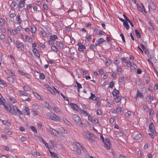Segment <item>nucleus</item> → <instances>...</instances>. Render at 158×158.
Here are the masks:
<instances>
[{"label": "nucleus", "mask_w": 158, "mask_h": 158, "mask_svg": "<svg viewBox=\"0 0 158 158\" xmlns=\"http://www.w3.org/2000/svg\"><path fill=\"white\" fill-rule=\"evenodd\" d=\"M7 79L8 81L11 82H14L15 80L11 77H14L16 76L15 74L11 71L10 69H6L4 70Z\"/></svg>", "instance_id": "1"}, {"label": "nucleus", "mask_w": 158, "mask_h": 158, "mask_svg": "<svg viewBox=\"0 0 158 158\" xmlns=\"http://www.w3.org/2000/svg\"><path fill=\"white\" fill-rule=\"evenodd\" d=\"M72 118L75 122L80 127H82L83 124L82 123L80 118L77 115L73 114L72 116Z\"/></svg>", "instance_id": "2"}, {"label": "nucleus", "mask_w": 158, "mask_h": 158, "mask_svg": "<svg viewBox=\"0 0 158 158\" xmlns=\"http://www.w3.org/2000/svg\"><path fill=\"white\" fill-rule=\"evenodd\" d=\"M50 119L55 122H59L60 121V118L55 113H52L49 116Z\"/></svg>", "instance_id": "3"}, {"label": "nucleus", "mask_w": 158, "mask_h": 158, "mask_svg": "<svg viewBox=\"0 0 158 158\" xmlns=\"http://www.w3.org/2000/svg\"><path fill=\"white\" fill-rule=\"evenodd\" d=\"M16 47L17 48L22 51H23L24 49L23 43L19 41H17L16 42Z\"/></svg>", "instance_id": "4"}, {"label": "nucleus", "mask_w": 158, "mask_h": 158, "mask_svg": "<svg viewBox=\"0 0 158 158\" xmlns=\"http://www.w3.org/2000/svg\"><path fill=\"white\" fill-rule=\"evenodd\" d=\"M104 143V147L107 150L110 149L111 144L109 139L108 138H105Z\"/></svg>", "instance_id": "5"}, {"label": "nucleus", "mask_w": 158, "mask_h": 158, "mask_svg": "<svg viewBox=\"0 0 158 158\" xmlns=\"http://www.w3.org/2000/svg\"><path fill=\"white\" fill-rule=\"evenodd\" d=\"M74 145L76 146L77 148L76 151L78 155H80L81 153V150H83L84 149L83 147L82 146L80 143L78 142H75L74 143Z\"/></svg>", "instance_id": "6"}, {"label": "nucleus", "mask_w": 158, "mask_h": 158, "mask_svg": "<svg viewBox=\"0 0 158 158\" xmlns=\"http://www.w3.org/2000/svg\"><path fill=\"white\" fill-rule=\"evenodd\" d=\"M47 131L50 132L52 135L57 136L59 134V132L56 130L52 129L51 127H49L47 129Z\"/></svg>", "instance_id": "7"}, {"label": "nucleus", "mask_w": 158, "mask_h": 158, "mask_svg": "<svg viewBox=\"0 0 158 158\" xmlns=\"http://www.w3.org/2000/svg\"><path fill=\"white\" fill-rule=\"evenodd\" d=\"M8 101L11 104L16 103L17 102V98L16 96L14 97H10L8 99Z\"/></svg>", "instance_id": "8"}, {"label": "nucleus", "mask_w": 158, "mask_h": 158, "mask_svg": "<svg viewBox=\"0 0 158 158\" xmlns=\"http://www.w3.org/2000/svg\"><path fill=\"white\" fill-rule=\"evenodd\" d=\"M149 129L150 131L154 135H155L156 134V132L155 129L154 125L153 123H151L149 124Z\"/></svg>", "instance_id": "9"}, {"label": "nucleus", "mask_w": 158, "mask_h": 158, "mask_svg": "<svg viewBox=\"0 0 158 158\" xmlns=\"http://www.w3.org/2000/svg\"><path fill=\"white\" fill-rule=\"evenodd\" d=\"M148 11H150V10H151V9H152L153 10H155L156 9V7L155 5L151 1H148Z\"/></svg>", "instance_id": "10"}, {"label": "nucleus", "mask_w": 158, "mask_h": 158, "mask_svg": "<svg viewBox=\"0 0 158 158\" xmlns=\"http://www.w3.org/2000/svg\"><path fill=\"white\" fill-rule=\"evenodd\" d=\"M70 105L71 107L74 110L77 111H79V108L78 105L76 104L71 103Z\"/></svg>", "instance_id": "11"}, {"label": "nucleus", "mask_w": 158, "mask_h": 158, "mask_svg": "<svg viewBox=\"0 0 158 158\" xmlns=\"http://www.w3.org/2000/svg\"><path fill=\"white\" fill-rule=\"evenodd\" d=\"M23 111L24 113L27 115H29L30 114L29 109L27 106H25L23 107Z\"/></svg>", "instance_id": "12"}, {"label": "nucleus", "mask_w": 158, "mask_h": 158, "mask_svg": "<svg viewBox=\"0 0 158 158\" xmlns=\"http://www.w3.org/2000/svg\"><path fill=\"white\" fill-rule=\"evenodd\" d=\"M52 158H59L58 155L55 152H51L50 150L49 151Z\"/></svg>", "instance_id": "13"}, {"label": "nucleus", "mask_w": 158, "mask_h": 158, "mask_svg": "<svg viewBox=\"0 0 158 158\" xmlns=\"http://www.w3.org/2000/svg\"><path fill=\"white\" fill-rule=\"evenodd\" d=\"M32 51L34 54L35 56L38 57V58H40V55L37 49L35 48H33L32 50Z\"/></svg>", "instance_id": "14"}, {"label": "nucleus", "mask_w": 158, "mask_h": 158, "mask_svg": "<svg viewBox=\"0 0 158 158\" xmlns=\"http://www.w3.org/2000/svg\"><path fill=\"white\" fill-rule=\"evenodd\" d=\"M17 94L20 97L27 96V93L23 91L19 90L17 92Z\"/></svg>", "instance_id": "15"}, {"label": "nucleus", "mask_w": 158, "mask_h": 158, "mask_svg": "<svg viewBox=\"0 0 158 158\" xmlns=\"http://www.w3.org/2000/svg\"><path fill=\"white\" fill-rule=\"evenodd\" d=\"M78 49L79 51H82L84 49H85V46L81 43H78Z\"/></svg>", "instance_id": "16"}, {"label": "nucleus", "mask_w": 158, "mask_h": 158, "mask_svg": "<svg viewBox=\"0 0 158 158\" xmlns=\"http://www.w3.org/2000/svg\"><path fill=\"white\" fill-rule=\"evenodd\" d=\"M153 99V97L152 96L149 95L147 97L146 100L147 102L149 104L151 103V102Z\"/></svg>", "instance_id": "17"}, {"label": "nucleus", "mask_w": 158, "mask_h": 158, "mask_svg": "<svg viewBox=\"0 0 158 158\" xmlns=\"http://www.w3.org/2000/svg\"><path fill=\"white\" fill-rule=\"evenodd\" d=\"M105 40L103 38H100L97 40L95 44L98 45L100 44L102 42H104Z\"/></svg>", "instance_id": "18"}, {"label": "nucleus", "mask_w": 158, "mask_h": 158, "mask_svg": "<svg viewBox=\"0 0 158 158\" xmlns=\"http://www.w3.org/2000/svg\"><path fill=\"white\" fill-rule=\"evenodd\" d=\"M2 123L3 124L8 126H10L11 125V121L8 119L2 121Z\"/></svg>", "instance_id": "19"}, {"label": "nucleus", "mask_w": 158, "mask_h": 158, "mask_svg": "<svg viewBox=\"0 0 158 158\" xmlns=\"http://www.w3.org/2000/svg\"><path fill=\"white\" fill-rule=\"evenodd\" d=\"M76 83L77 84V90L78 93L80 92V89L82 88V86L81 84L78 82L76 80H75Z\"/></svg>", "instance_id": "20"}, {"label": "nucleus", "mask_w": 158, "mask_h": 158, "mask_svg": "<svg viewBox=\"0 0 158 158\" xmlns=\"http://www.w3.org/2000/svg\"><path fill=\"white\" fill-rule=\"evenodd\" d=\"M52 108L56 113H59L60 114H62L61 111L58 108L55 107V106H53L52 107Z\"/></svg>", "instance_id": "21"}, {"label": "nucleus", "mask_w": 158, "mask_h": 158, "mask_svg": "<svg viewBox=\"0 0 158 158\" xmlns=\"http://www.w3.org/2000/svg\"><path fill=\"white\" fill-rule=\"evenodd\" d=\"M79 112L80 114L83 115L85 116H87L88 115V113L86 111L81 109H79Z\"/></svg>", "instance_id": "22"}, {"label": "nucleus", "mask_w": 158, "mask_h": 158, "mask_svg": "<svg viewBox=\"0 0 158 158\" xmlns=\"http://www.w3.org/2000/svg\"><path fill=\"white\" fill-rule=\"evenodd\" d=\"M144 51L145 53L148 56V57L151 59L152 56L151 55L150 52L148 50V49L146 48V49H145Z\"/></svg>", "instance_id": "23"}, {"label": "nucleus", "mask_w": 158, "mask_h": 158, "mask_svg": "<svg viewBox=\"0 0 158 158\" xmlns=\"http://www.w3.org/2000/svg\"><path fill=\"white\" fill-rule=\"evenodd\" d=\"M56 43L60 48H63L64 45V43L60 41H56Z\"/></svg>", "instance_id": "24"}, {"label": "nucleus", "mask_w": 158, "mask_h": 158, "mask_svg": "<svg viewBox=\"0 0 158 158\" xmlns=\"http://www.w3.org/2000/svg\"><path fill=\"white\" fill-rule=\"evenodd\" d=\"M23 89L25 91H31V88L28 85H25L23 87Z\"/></svg>", "instance_id": "25"}, {"label": "nucleus", "mask_w": 158, "mask_h": 158, "mask_svg": "<svg viewBox=\"0 0 158 158\" xmlns=\"http://www.w3.org/2000/svg\"><path fill=\"white\" fill-rule=\"evenodd\" d=\"M40 139H41L42 141L44 143V144L45 146L48 148V151H49V150H50V148H52L51 147H49L48 144L42 138L40 137Z\"/></svg>", "instance_id": "26"}, {"label": "nucleus", "mask_w": 158, "mask_h": 158, "mask_svg": "<svg viewBox=\"0 0 158 158\" xmlns=\"http://www.w3.org/2000/svg\"><path fill=\"white\" fill-rule=\"evenodd\" d=\"M119 93L118 90L114 89L112 92V94L114 96H116Z\"/></svg>", "instance_id": "27"}, {"label": "nucleus", "mask_w": 158, "mask_h": 158, "mask_svg": "<svg viewBox=\"0 0 158 158\" xmlns=\"http://www.w3.org/2000/svg\"><path fill=\"white\" fill-rule=\"evenodd\" d=\"M15 107L17 108L16 106H14L13 109H11V111L10 112L11 113L14 115H16L17 114V110L15 109Z\"/></svg>", "instance_id": "28"}, {"label": "nucleus", "mask_w": 158, "mask_h": 158, "mask_svg": "<svg viewBox=\"0 0 158 158\" xmlns=\"http://www.w3.org/2000/svg\"><path fill=\"white\" fill-rule=\"evenodd\" d=\"M50 39L51 40L55 41L57 39L58 37L56 35H54L50 36Z\"/></svg>", "instance_id": "29"}, {"label": "nucleus", "mask_w": 158, "mask_h": 158, "mask_svg": "<svg viewBox=\"0 0 158 158\" xmlns=\"http://www.w3.org/2000/svg\"><path fill=\"white\" fill-rule=\"evenodd\" d=\"M63 122L64 123L67 124V125L71 126L72 125L71 123L67 119L63 117Z\"/></svg>", "instance_id": "30"}, {"label": "nucleus", "mask_w": 158, "mask_h": 158, "mask_svg": "<svg viewBox=\"0 0 158 158\" xmlns=\"http://www.w3.org/2000/svg\"><path fill=\"white\" fill-rule=\"evenodd\" d=\"M142 137L141 135L140 134H138L135 135L134 138L136 140H139L141 139Z\"/></svg>", "instance_id": "31"}, {"label": "nucleus", "mask_w": 158, "mask_h": 158, "mask_svg": "<svg viewBox=\"0 0 158 158\" xmlns=\"http://www.w3.org/2000/svg\"><path fill=\"white\" fill-rule=\"evenodd\" d=\"M0 85L2 87H6V84L4 81L0 78Z\"/></svg>", "instance_id": "32"}, {"label": "nucleus", "mask_w": 158, "mask_h": 158, "mask_svg": "<svg viewBox=\"0 0 158 158\" xmlns=\"http://www.w3.org/2000/svg\"><path fill=\"white\" fill-rule=\"evenodd\" d=\"M6 110L10 112L11 110V108L10 105H7L6 106H4Z\"/></svg>", "instance_id": "33"}, {"label": "nucleus", "mask_w": 158, "mask_h": 158, "mask_svg": "<svg viewBox=\"0 0 158 158\" xmlns=\"http://www.w3.org/2000/svg\"><path fill=\"white\" fill-rule=\"evenodd\" d=\"M122 99V97L118 96L116 97L115 99V101L117 103H118L121 102Z\"/></svg>", "instance_id": "34"}, {"label": "nucleus", "mask_w": 158, "mask_h": 158, "mask_svg": "<svg viewBox=\"0 0 158 158\" xmlns=\"http://www.w3.org/2000/svg\"><path fill=\"white\" fill-rule=\"evenodd\" d=\"M32 155L35 157H37L39 156H41L40 153L37 152H35L32 153Z\"/></svg>", "instance_id": "35"}, {"label": "nucleus", "mask_w": 158, "mask_h": 158, "mask_svg": "<svg viewBox=\"0 0 158 158\" xmlns=\"http://www.w3.org/2000/svg\"><path fill=\"white\" fill-rule=\"evenodd\" d=\"M122 108L120 106H118L116 108V113L118 114H120L122 112Z\"/></svg>", "instance_id": "36"}, {"label": "nucleus", "mask_w": 158, "mask_h": 158, "mask_svg": "<svg viewBox=\"0 0 158 158\" xmlns=\"http://www.w3.org/2000/svg\"><path fill=\"white\" fill-rule=\"evenodd\" d=\"M19 138L20 141L22 142H26L27 140V138L24 136H22L20 138V136H19Z\"/></svg>", "instance_id": "37"}, {"label": "nucleus", "mask_w": 158, "mask_h": 158, "mask_svg": "<svg viewBox=\"0 0 158 158\" xmlns=\"http://www.w3.org/2000/svg\"><path fill=\"white\" fill-rule=\"evenodd\" d=\"M31 29V32L32 33H35L36 32L37 29L36 27L34 26H32Z\"/></svg>", "instance_id": "38"}, {"label": "nucleus", "mask_w": 158, "mask_h": 158, "mask_svg": "<svg viewBox=\"0 0 158 158\" xmlns=\"http://www.w3.org/2000/svg\"><path fill=\"white\" fill-rule=\"evenodd\" d=\"M136 96L137 97H139L140 98L143 97V95L142 94V93L139 90H138L137 91V94Z\"/></svg>", "instance_id": "39"}, {"label": "nucleus", "mask_w": 158, "mask_h": 158, "mask_svg": "<svg viewBox=\"0 0 158 158\" xmlns=\"http://www.w3.org/2000/svg\"><path fill=\"white\" fill-rule=\"evenodd\" d=\"M85 138L86 139L89 141L92 142V143H94L95 142V141L94 139H93L92 138L89 137L88 136H87L86 137H85Z\"/></svg>", "instance_id": "40"}, {"label": "nucleus", "mask_w": 158, "mask_h": 158, "mask_svg": "<svg viewBox=\"0 0 158 158\" xmlns=\"http://www.w3.org/2000/svg\"><path fill=\"white\" fill-rule=\"evenodd\" d=\"M16 17L17 21L19 24H21L22 23V21L21 19L20 16L19 15H17Z\"/></svg>", "instance_id": "41"}, {"label": "nucleus", "mask_w": 158, "mask_h": 158, "mask_svg": "<svg viewBox=\"0 0 158 158\" xmlns=\"http://www.w3.org/2000/svg\"><path fill=\"white\" fill-rule=\"evenodd\" d=\"M123 25L126 28V30H128L129 29V26L127 23L125 22H124L123 23Z\"/></svg>", "instance_id": "42"}, {"label": "nucleus", "mask_w": 158, "mask_h": 158, "mask_svg": "<svg viewBox=\"0 0 158 158\" xmlns=\"http://www.w3.org/2000/svg\"><path fill=\"white\" fill-rule=\"evenodd\" d=\"M30 128L31 129V130L35 133H37V131L35 127L33 126H31L30 127Z\"/></svg>", "instance_id": "43"}, {"label": "nucleus", "mask_w": 158, "mask_h": 158, "mask_svg": "<svg viewBox=\"0 0 158 158\" xmlns=\"http://www.w3.org/2000/svg\"><path fill=\"white\" fill-rule=\"evenodd\" d=\"M25 39L28 42H30L32 41V39L30 37V36L27 35L25 36Z\"/></svg>", "instance_id": "44"}, {"label": "nucleus", "mask_w": 158, "mask_h": 158, "mask_svg": "<svg viewBox=\"0 0 158 158\" xmlns=\"http://www.w3.org/2000/svg\"><path fill=\"white\" fill-rule=\"evenodd\" d=\"M53 95H56V93L54 90L51 87L48 89Z\"/></svg>", "instance_id": "45"}, {"label": "nucleus", "mask_w": 158, "mask_h": 158, "mask_svg": "<svg viewBox=\"0 0 158 158\" xmlns=\"http://www.w3.org/2000/svg\"><path fill=\"white\" fill-rule=\"evenodd\" d=\"M135 33L136 35L137 36V37L139 38H140L141 37V35L139 32L138 31V30L137 29H135Z\"/></svg>", "instance_id": "46"}, {"label": "nucleus", "mask_w": 158, "mask_h": 158, "mask_svg": "<svg viewBox=\"0 0 158 158\" xmlns=\"http://www.w3.org/2000/svg\"><path fill=\"white\" fill-rule=\"evenodd\" d=\"M125 63L127 64L126 66L128 67H130L132 64L131 62L130 61H126Z\"/></svg>", "instance_id": "47"}, {"label": "nucleus", "mask_w": 158, "mask_h": 158, "mask_svg": "<svg viewBox=\"0 0 158 158\" xmlns=\"http://www.w3.org/2000/svg\"><path fill=\"white\" fill-rule=\"evenodd\" d=\"M51 49L53 51L55 52H56L58 51L57 48L55 46H51Z\"/></svg>", "instance_id": "48"}, {"label": "nucleus", "mask_w": 158, "mask_h": 158, "mask_svg": "<svg viewBox=\"0 0 158 158\" xmlns=\"http://www.w3.org/2000/svg\"><path fill=\"white\" fill-rule=\"evenodd\" d=\"M49 142L51 143L52 144V145L53 147H57V144L56 143H54V141L52 140H50Z\"/></svg>", "instance_id": "49"}, {"label": "nucleus", "mask_w": 158, "mask_h": 158, "mask_svg": "<svg viewBox=\"0 0 158 158\" xmlns=\"http://www.w3.org/2000/svg\"><path fill=\"white\" fill-rule=\"evenodd\" d=\"M98 35H106V33L102 30H99Z\"/></svg>", "instance_id": "50"}, {"label": "nucleus", "mask_w": 158, "mask_h": 158, "mask_svg": "<svg viewBox=\"0 0 158 158\" xmlns=\"http://www.w3.org/2000/svg\"><path fill=\"white\" fill-rule=\"evenodd\" d=\"M131 69H135L137 68V66L135 63L132 64L131 66H130Z\"/></svg>", "instance_id": "51"}, {"label": "nucleus", "mask_w": 158, "mask_h": 158, "mask_svg": "<svg viewBox=\"0 0 158 158\" xmlns=\"http://www.w3.org/2000/svg\"><path fill=\"white\" fill-rule=\"evenodd\" d=\"M22 29V27L20 25H19V26H17L16 28V30L17 31H21Z\"/></svg>", "instance_id": "52"}, {"label": "nucleus", "mask_w": 158, "mask_h": 158, "mask_svg": "<svg viewBox=\"0 0 158 158\" xmlns=\"http://www.w3.org/2000/svg\"><path fill=\"white\" fill-rule=\"evenodd\" d=\"M18 71L20 75H21L22 76H24L25 75H26V73L22 71H20V70H19Z\"/></svg>", "instance_id": "53"}, {"label": "nucleus", "mask_w": 158, "mask_h": 158, "mask_svg": "<svg viewBox=\"0 0 158 158\" xmlns=\"http://www.w3.org/2000/svg\"><path fill=\"white\" fill-rule=\"evenodd\" d=\"M45 76L44 74L43 73H40V79L43 80L45 79Z\"/></svg>", "instance_id": "54"}, {"label": "nucleus", "mask_w": 158, "mask_h": 158, "mask_svg": "<svg viewBox=\"0 0 158 158\" xmlns=\"http://www.w3.org/2000/svg\"><path fill=\"white\" fill-rule=\"evenodd\" d=\"M116 71L117 72L119 73H121L122 71V69L121 67L118 66H117V69Z\"/></svg>", "instance_id": "55"}, {"label": "nucleus", "mask_w": 158, "mask_h": 158, "mask_svg": "<svg viewBox=\"0 0 158 158\" xmlns=\"http://www.w3.org/2000/svg\"><path fill=\"white\" fill-rule=\"evenodd\" d=\"M131 114V111H127L125 114V116L127 118L129 117Z\"/></svg>", "instance_id": "56"}, {"label": "nucleus", "mask_w": 158, "mask_h": 158, "mask_svg": "<svg viewBox=\"0 0 158 158\" xmlns=\"http://www.w3.org/2000/svg\"><path fill=\"white\" fill-rule=\"evenodd\" d=\"M99 31V30L97 28H95L94 29V31L95 35H98Z\"/></svg>", "instance_id": "57"}, {"label": "nucleus", "mask_w": 158, "mask_h": 158, "mask_svg": "<svg viewBox=\"0 0 158 158\" xmlns=\"http://www.w3.org/2000/svg\"><path fill=\"white\" fill-rule=\"evenodd\" d=\"M60 130L61 132L62 133H67V131L63 127H61L60 128Z\"/></svg>", "instance_id": "58"}, {"label": "nucleus", "mask_w": 158, "mask_h": 158, "mask_svg": "<svg viewBox=\"0 0 158 158\" xmlns=\"http://www.w3.org/2000/svg\"><path fill=\"white\" fill-rule=\"evenodd\" d=\"M92 122L94 124H97L98 123L99 121L97 118H94L93 119Z\"/></svg>", "instance_id": "59"}, {"label": "nucleus", "mask_w": 158, "mask_h": 158, "mask_svg": "<svg viewBox=\"0 0 158 158\" xmlns=\"http://www.w3.org/2000/svg\"><path fill=\"white\" fill-rule=\"evenodd\" d=\"M41 33L43 36L44 37H46L47 36L46 33L45 31H41Z\"/></svg>", "instance_id": "60"}, {"label": "nucleus", "mask_w": 158, "mask_h": 158, "mask_svg": "<svg viewBox=\"0 0 158 158\" xmlns=\"http://www.w3.org/2000/svg\"><path fill=\"white\" fill-rule=\"evenodd\" d=\"M60 94L61 96L63 97V99H64V100L66 101H68V98L67 97H66V96H64L62 93H61Z\"/></svg>", "instance_id": "61"}, {"label": "nucleus", "mask_w": 158, "mask_h": 158, "mask_svg": "<svg viewBox=\"0 0 158 158\" xmlns=\"http://www.w3.org/2000/svg\"><path fill=\"white\" fill-rule=\"evenodd\" d=\"M15 109L17 110V112H18V113L20 114L21 115L23 114V111L19 110V108H15Z\"/></svg>", "instance_id": "62"}, {"label": "nucleus", "mask_w": 158, "mask_h": 158, "mask_svg": "<svg viewBox=\"0 0 158 158\" xmlns=\"http://www.w3.org/2000/svg\"><path fill=\"white\" fill-rule=\"evenodd\" d=\"M105 62L106 65L107 66H109L111 63V61L109 60H107Z\"/></svg>", "instance_id": "63"}, {"label": "nucleus", "mask_w": 158, "mask_h": 158, "mask_svg": "<svg viewBox=\"0 0 158 158\" xmlns=\"http://www.w3.org/2000/svg\"><path fill=\"white\" fill-rule=\"evenodd\" d=\"M150 115L151 117H153L154 116V113L153 110L152 109H150Z\"/></svg>", "instance_id": "64"}]
</instances>
